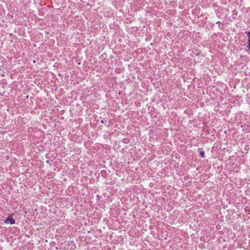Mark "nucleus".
Wrapping results in <instances>:
<instances>
[{
    "instance_id": "nucleus-1",
    "label": "nucleus",
    "mask_w": 250,
    "mask_h": 250,
    "mask_svg": "<svg viewBox=\"0 0 250 250\" xmlns=\"http://www.w3.org/2000/svg\"><path fill=\"white\" fill-rule=\"evenodd\" d=\"M4 222L7 224L10 223L11 224H14L15 223V221L13 218L8 217L5 220Z\"/></svg>"
},
{
    "instance_id": "nucleus-2",
    "label": "nucleus",
    "mask_w": 250,
    "mask_h": 250,
    "mask_svg": "<svg viewBox=\"0 0 250 250\" xmlns=\"http://www.w3.org/2000/svg\"><path fill=\"white\" fill-rule=\"evenodd\" d=\"M200 155L202 158H204L205 157V153L204 151H200Z\"/></svg>"
},
{
    "instance_id": "nucleus-3",
    "label": "nucleus",
    "mask_w": 250,
    "mask_h": 250,
    "mask_svg": "<svg viewBox=\"0 0 250 250\" xmlns=\"http://www.w3.org/2000/svg\"><path fill=\"white\" fill-rule=\"evenodd\" d=\"M247 34L248 37V41H250V32H248L247 33Z\"/></svg>"
},
{
    "instance_id": "nucleus-4",
    "label": "nucleus",
    "mask_w": 250,
    "mask_h": 250,
    "mask_svg": "<svg viewBox=\"0 0 250 250\" xmlns=\"http://www.w3.org/2000/svg\"><path fill=\"white\" fill-rule=\"evenodd\" d=\"M247 47H248V48L249 49H250V41H249V44H248V45Z\"/></svg>"
},
{
    "instance_id": "nucleus-5",
    "label": "nucleus",
    "mask_w": 250,
    "mask_h": 250,
    "mask_svg": "<svg viewBox=\"0 0 250 250\" xmlns=\"http://www.w3.org/2000/svg\"><path fill=\"white\" fill-rule=\"evenodd\" d=\"M33 62L35 63V61H33Z\"/></svg>"
}]
</instances>
